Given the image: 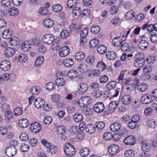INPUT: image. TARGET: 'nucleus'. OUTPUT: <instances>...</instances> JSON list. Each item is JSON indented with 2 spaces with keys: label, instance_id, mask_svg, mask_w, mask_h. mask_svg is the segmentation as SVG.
I'll return each instance as SVG.
<instances>
[{
  "label": "nucleus",
  "instance_id": "f3484780",
  "mask_svg": "<svg viewBox=\"0 0 157 157\" xmlns=\"http://www.w3.org/2000/svg\"><path fill=\"white\" fill-rule=\"evenodd\" d=\"M15 52L14 49L11 48H8L4 51V55L8 57H10L14 55Z\"/></svg>",
  "mask_w": 157,
  "mask_h": 157
},
{
  "label": "nucleus",
  "instance_id": "dca6fc26",
  "mask_svg": "<svg viewBox=\"0 0 157 157\" xmlns=\"http://www.w3.org/2000/svg\"><path fill=\"white\" fill-rule=\"evenodd\" d=\"M67 128L63 125H61L57 127L56 132L57 133L61 135V137H63V135L65 134Z\"/></svg>",
  "mask_w": 157,
  "mask_h": 157
},
{
  "label": "nucleus",
  "instance_id": "b1692460",
  "mask_svg": "<svg viewBox=\"0 0 157 157\" xmlns=\"http://www.w3.org/2000/svg\"><path fill=\"white\" fill-rule=\"evenodd\" d=\"M85 57V54L82 52H78L76 53L75 55V59L76 60L80 61L82 60Z\"/></svg>",
  "mask_w": 157,
  "mask_h": 157
},
{
  "label": "nucleus",
  "instance_id": "aec40b11",
  "mask_svg": "<svg viewBox=\"0 0 157 157\" xmlns=\"http://www.w3.org/2000/svg\"><path fill=\"white\" fill-rule=\"evenodd\" d=\"M29 124L28 120L26 118H22L19 121V125L20 127L26 128Z\"/></svg>",
  "mask_w": 157,
  "mask_h": 157
},
{
  "label": "nucleus",
  "instance_id": "5fc2aeb1",
  "mask_svg": "<svg viewBox=\"0 0 157 157\" xmlns=\"http://www.w3.org/2000/svg\"><path fill=\"white\" fill-rule=\"evenodd\" d=\"M73 13L74 15L79 16L81 15L82 10L78 7H75L73 9Z\"/></svg>",
  "mask_w": 157,
  "mask_h": 157
},
{
  "label": "nucleus",
  "instance_id": "864d4df0",
  "mask_svg": "<svg viewBox=\"0 0 157 157\" xmlns=\"http://www.w3.org/2000/svg\"><path fill=\"white\" fill-rule=\"evenodd\" d=\"M27 56L25 55L21 54L18 56V60L21 63L25 62L27 59Z\"/></svg>",
  "mask_w": 157,
  "mask_h": 157
},
{
  "label": "nucleus",
  "instance_id": "ddd939ff",
  "mask_svg": "<svg viewBox=\"0 0 157 157\" xmlns=\"http://www.w3.org/2000/svg\"><path fill=\"white\" fill-rule=\"evenodd\" d=\"M10 62L7 60L2 61L0 64V67L3 71H6L9 70L10 67Z\"/></svg>",
  "mask_w": 157,
  "mask_h": 157
},
{
  "label": "nucleus",
  "instance_id": "bf43d9fd",
  "mask_svg": "<svg viewBox=\"0 0 157 157\" xmlns=\"http://www.w3.org/2000/svg\"><path fill=\"white\" fill-rule=\"evenodd\" d=\"M52 8L53 11L55 12H59L61 11L62 9V7L59 4H56L52 6Z\"/></svg>",
  "mask_w": 157,
  "mask_h": 157
},
{
  "label": "nucleus",
  "instance_id": "ea45409f",
  "mask_svg": "<svg viewBox=\"0 0 157 157\" xmlns=\"http://www.w3.org/2000/svg\"><path fill=\"white\" fill-rule=\"evenodd\" d=\"M45 87L47 90L52 91L56 89L55 84L53 82H49L46 84Z\"/></svg>",
  "mask_w": 157,
  "mask_h": 157
},
{
  "label": "nucleus",
  "instance_id": "0e129e2a",
  "mask_svg": "<svg viewBox=\"0 0 157 157\" xmlns=\"http://www.w3.org/2000/svg\"><path fill=\"white\" fill-rule=\"evenodd\" d=\"M29 146L27 144H22L21 145L20 149L22 152H27L29 150Z\"/></svg>",
  "mask_w": 157,
  "mask_h": 157
},
{
  "label": "nucleus",
  "instance_id": "3c124183",
  "mask_svg": "<svg viewBox=\"0 0 157 157\" xmlns=\"http://www.w3.org/2000/svg\"><path fill=\"white\" fill-rule=\"evenodd\" d=\"M83 118V116L82 114L79 113H76L73 116V119L75 122H78L81 121Z\"/></svg>",
  "mask_w": 157,
  "mask_h": 157
},
{
  "label": "nucleus",
  "instance_id": "6e6552de",
  "mask_svg": "<svg viewBox=\"0 0 157 157\" xmlns=\"http://www.w3.org/2000/svg\"><path fill=\"white\" fill-rule=\"evenodd\" d=\"M54 37L51 34H46L44 35L42 38L43 42L47 44H52L55 40Z\"/></svg>",
  "mask_w": 157,
  "mask_h": 157
},
{
  "label": "nucleus",
  "instance_id": "2f4dec72",
  "mask_svg": "<svg viewBox=\"0 0 157 157\" xmlns=\"http://www.w3.org/2000/svg\"><path fill=\"white\" fill-rule=\"evenodd\" d=\"M77 69L78 71L80 72L84 73L87 71V65L85 63H82L79 65L77 67Z\"/></svg>",
  "mask_w": 157,
  "mask_h": 157
},
{
  "label": "nucleus",
  "instance_id": "e433bc0d",
  "mask_svg": "<svg viewBox=\"0 0 157 157\" xmlns=\"http://www.w3.org/2000/svg\"><path fill=\"white\" fill-rule=\"evenodd\" d=\"M107 48L104 45H101L99 46L97 48V51L100 54H103L106 52Z\"/></svg>",
  "mask_w": 157,
  "mask_h": 157
},
{
  "label": "nucleus",
  "instance_id": "412c9836",
  "mask_svg": "<svg viewBox=\"0 0 157 157\" xmlns=\"http://www.w3.org/2000/svg\"><path fill=\"white\" fill-rule=\"evenodd\" d=\"M44 26L46 28H50L54 24V21L50 18H47L44 20Z\"/></svg>",
  "mask_w": 157,
  "mask_h": 157
},
{
  "label": "nucleus",
  "instance_id": "1a4fd4ad",
  "mask_svg": "<svg viewBox=\"0 0 157 157\" xmlns=\"http://www.w3.org/2000/svg\"><path fill=\"white\" fill-rule=\"evenodd\" d=\"M93 108L95 112L101 113L104 110L105 107L104 104L102 102H98L94 105Z\"/></svg>",
  "mask_w": 157,
  "mask_h": 157
},
{
  "label": "nucleus",
  "instance_id": "8fccbe9b",
  "mask_svg": "<svg viewBox=\"0 0 157 157\" xmlns=\"http://www.w3.org/2000/svg\"><path fill=\"white\" fill-rule=\"evenodd\" d=\"M95 125L98 129L102 130L105 126V123L103 121H98L96 123Z\"/></svg>",
  "mask_w": 157,
  "mask_h": 157
},
{
  "label": "nucleus",
  "instance_id": "58836bf2",
  "mask_svg": "<svg viewBox=\"0 0 157 157\" xmlns=\"http://www.w3.org/2000/svg\"><path fill=\"white\" fill-rule=\"evenodd\" d=\"M67 75L69 78H76L78 75V74L75 70L72 69L68 71Z\"/></svg>",
  "mask_w": 157,
  "mask_h": 157
},
{
  "label": "nucleus",
  "instance_id": "6e6d98bb",
  "mask_svg": "<svg viewBox=\"0 0 157 157\" xmlns=\"http://www.w3.org/2000/svg\"><path fill=\"white\" fill-rule=\"evenodd\" d=\"M89 32V29L88 27H86L80 31V35L81 37L84 36L86 37Z\"/></svg>",
  "mask_w": 157,
  "mask_h": 157
},
{
  "label": "nucleus",
  "instance_id": "bb28decb",
  "mask_svg": "<svg viewBox=\"0 0 157 157\" xmlns=\"http://www.w3.org/2000/svg\"><path fill=\"white\" fill-rule=\"evenodd\" d=\"M22 50L24 52L29 51L31 48V45L28 41H25L21 45Z\"/></svg>",
  "mask_w": 157,
  "mask_h": 157
},
{
  "label": "nucleus",
  "instance_id": "c756f323",
  "mask_svg": "<svg viewBox=\"0 0 157 157\" xmlns=\"http://www.w3.org/2000/svg\"><path fill=\"white\" fill-rule=\"evenodd\" d=\"M43 56H39L37 58L35 62V65L37 67H39L43 63L44 61Z\"/></svg>",
  "mask_w": 157,
  "mask_h": 157
},
{
  "label": "nucleus",
  "instance_id": "680f3d73",
  "mask_svg": "<svg viewBox=\"0 0 157 157\" xmlns=\"http://www.w3.org/2000/svg\"><path fill=\"white\" fill-rule=\"evenodd\" d=\"M109 80V77L106 75H101L99 78V81L100 83H106Z\"/></svg>",
  "mask_w": 157,
  "mask_h": 157
},
{
  "label": "nucleus",
  "instance_id": "4d7b16f0",
  "mask_svg": "<svg viewBox=\"0 0 157 157\" xmlns=\"http://www.w3.org/2000/svg\"><path fill=\"white\" fill-rule=\"evenodd\" d=\"M19 138L21 140L25 142L28 140L29 137L28 135L26 133L23 132L20 134Z\"/></svg>",
  "mask_w": 157,
  "mask_h": 157
},
{
  "label": "nucleus",
  "instance_id": "0eeeda50",
  "mask_svg": "<svg viewBox=\"0 0 157 157\" xmlns=\"http://www.w3.org/2000/svg\"><path fill=\"white\" fill-rule=\"evenodd\" d=\"M29 128L30 130L32 132L37 133L39 132L41 130V126L38 122H34L31 124Z\"/></svg>",
  "mask_w": 157,
  "mask_h": 157
},
{
  "label": "nucleus",
  "instance_id": "9d476101",
  "mask_svg": "<svg viewBox=\"0 0 157 157\" xmlns=\"http://www.w3.org/2000/svg\"><path fill=\"white\" fill-rule=\"evenodd\" d=\"M88 89V85L86 83H80L78 86L77 93L79 94H83Z\"/></svg>",
  "mask_w": 157,
  "mask_h": 157
},
{
  "label": "nucleus",
  "instance_id": "473e14b6",
  "mask_svg": "<svg viewBox=\"0 0 157 157\" xmlns=\"http://www.w3.org/2000/svg\"><path fill=\"white\" fill-rule=\"evenodd\" d=\"M117 83L114 81L109 82L106 85V88L109 90H112L114 89L117 85Z\"/></svg>",
  "mask_w": 157,
  "mask_h": 157
},
{
  "label": "nucleus",
  "instance_id": "f8f14e48",
  "mask_svg": "<svg viewBox=\"0 0 157 157\" xmlns=\"http://www.w3.org/2000/svg\"><path fill=\"white\" fill-rule=\"evenodd\" d=\"M2 34L3 38L9 39L11 38L13 32L12 30L11 29H6L3 31Z\"/></svg>",
  "mask_w": 157,
  "mask_h": 157
},
{
  "label": "nucleus",
  "instance_id": "c03bdc74",
  "mask_svg": "<svg viewBox=\"0 0 157 157\" xmlns=\"http://www.w3.org/2000/svg\"><path fill=\"white\" fill-rule=\"evenodd\" d=\"M100 31V28L98 25H94L92 26L90 29V32L94 34L98 33Z\"/></svg>",
  "mask_w": 157,
  "mask_h": 157
},
{
  "label": "nucleus",
  "instance_id": "7ed1b4c3",
  "mask_svg": "<svg viewBox=\"0 0 157 157\" xmlns=\"http://www.w3.org/2000/svg\"><path fill=\"white\" fill-rule=\"evenodd\" d=\"M41 144L48 148V151L52 154H55L57 151V148L56 146L52 145L51 143L47 142L45 139H42L41 141Z\"/></svg>",
  "mask_w": 157,
  "mask_h": 157
},
{
  "label": "nucleus",
  "instance_id": "e2e57ef3",
  "mask_svg": "<svg viewBox=\"0 0 157 157\" xmlns=\"http://www.w3.org/2000/svg\"><path fill=\"white\" fill-rule=\"evenodd\" d=\"M129 47L130 45L128 44L125 43L121 45L120 48L123 51L125 52L128 50Z\"/></svg>",
  "mask_w": 157,
  "mask_h": 157
},
{
  "label": "nucleus",
  "instance_id": "338daca9",
  "mask_svg": "<svg viewBox=\"0 0 157 157\" xmlns=\"http://www.w3.org/2000/svg\"><path fill=\"white\" fill-rule=\"evenodd\" d=\"M13 111L15 115L19 116L22 114L23 109L20 107H17L14 109Z\"/></svg>",
  "mask_w": 157,
  "mask_h": 157
},
{
  "label": "nucleus",
  "instance_id": "37998d69",
  "mask_svg": "<svg viewBox=\"0 0 157 157\" xmlns=\"http://www.w3.org/2000/svg\"><path fill=\"white\" fill-rule=\"evenodd\" d=\"M87 63L92 65L95 63V58L94 56H90L88 57L86 59Z\"/></svg>",
  "mask_w": 157,
  "mask_h": 157
},
{
  "label": "nucleus",
  "instance_id": "20e7f679",
  "mask_svg": "<svg viewBox=\"0 0 157 157\" xmlns=\"http://www.w3.org/2000/svg\"><path fill=\"white\" fill-rule=\"evenodd\" d=\"M17 151L16 148L13 146H10L7 147L5 151L6 155L9 157H12L15 155Z\"/></svg>",
  "mask_w": 157,
  "mask_h": 157
},
{
  "label": "nucleus",
  "instance_id": "4be33fe9",
  "mask_svg": "<svg viewBox=\"0 0 157 157\" xmlns=\"http://www.w3.org/2000/svg\"><path fill=\"white\" fill-rule=\"evenodd\" d=\"M121 101L123 104L127 105L131 102L132 99L129 95H125L122 97Z\"/></svg>",
  "mask_w": 157,
  "mask_h": 157
},
{
  "label": "nucleus",
  "instance_id": "72a5a7b5",
  "mask_svg": "<svg viewBox=\"0 0 157 157\" xmlns=\"http://www.w3.org/2000/svg\"><path fill=\"white\" fill-rule=\"evenodd\" d=\"M8 13L11 16H16L18 14L19 11L18 9L16 8H11L9 9Z\"/></svg>",
  "mask_w": 157,
  "mask_h": 157
},
{
  "label": "nucleus",
  "instance_id": "09e8293b",
  "mask_svg": "<svg viewBox=\"0 0 157 157\" xmlns=\"http://www.w3.org/2000/svg\"><path fill=\"white\" fill-rule=\"evenodd\" d=\"M39 11L40 15L42 16H45L48 14V9L44 7H40L39 10Z\"/></svg>",
  "mask_w": 157,
  "mask_h": 157
},
{
  "label": "nucleus",
  "instance_id": "a19ab883",
  "mask_svg": "<svg viewBox=\"0 0 157 157\" xmlns=\"http://www.w3.org/2000/svg\"><path fill=\"white\" fill-rule=\"evenodd\" d=\"M103 93V91L98 89L94 91L93 95L94 98H99L102 96Z\"/></svg>",
  "mask_w": 157,
  "mask_h": 157
},
{
  "label": "nucleus",
  "instance_id": "c85d7f7f",
  "mask_svg": "<svg viewBox=\"0 0 157 157\" xmlns=\"http://www.w3.org/2000/svg\"><path fill=\"white\" fill-rule=\"evenodd\" d=\"M56 84L58 86H62L65 85L66 83L65 80L61 78H59L55 80Z\"/></svg>",
  "mask_w": 157,
  "mask_h": 157
},
{
  "label": "nucleus",
  "instance_id": "f704fd0d",
  "mask_svg": "<svg viewBox=\"0 0 157 157\" xmlns=\"http://www.w3.org/2000/svg\"><path fill=\"white\" fill-rule=\"evenodd\" d=\"M151 96H148V105L151 106L153 108H155L157 106V98H156L154 101H151L150 99Z\"/></svg>",
  "mask_w": 157,
  "mask_h": 157
},
{
  "label": "nucleus",
  "instance_id": "f257e3e1",
  "mask_svg": "<svg viewBox=\"0 0 157 157\" xmlns=\"http://www.w3.org/2000/svg\"><path fill=\"white\" fill-rule=\"evenodd\" d=\"M63 149L64 153L68 157L73 156L75 153L74 146L69 143H67L65 144Z\"/></svg>",
  "mask_w": 157,
  "mask_h": 157
},
{
  "label": "nucleus",
  "instance_id": "393cba45",
  "mask_svg": "<svg viewBox=\"0 0 157 157\" xmlns=\"http://www.w3.org/2000/svg\"><path fill=\"white\" fill-rule=\"evenodd\" d=\"M85 129L86 132L91 134L95 132L96 128L94 124H88L86 125Z\"/></svg>",
  "mask_w": 157,
  "mask_h": 157
},
{
  "label": "nucleus",
  "instance_id": "2eb2a0df",
  "mask_svg": "<svg viewBox=\"0 0 157 157\" xmlns=\"http://www.w3.org/2000/svg\"><path fill=\"white\" fill-rule=\"evenodd\" d=\"M106 56L108 59L113 60L117 58V55L114 51H110L106 52Z\"/></svg>",
  "mask_w": 157,
  "mask_h": 157
},
{
  "label": "nucleus",
  "instance_id": "423d86ee",
  "mask_svg": "<svg viewBox=\"0 0 157 157\" xmlns=\"http://www.w3.org/2000/svg\"><path fill=\"white\" fill-rule=\"evenodd\" d=\"M136 142V139L133 135H130L126 137L124 140V142L127 145H133Z\"/></svg>",
  "mask_w": 157,
  "mask_h": 157
},
{
  "label": "nucleus",
  "instance_id": "6ab92c4d",
  "mask_svg": "<svg viewBox=\"0 0 157 157\" xmlns=\"http://www.w3.org/2000/svg\"><path fill=\"white\" fill-rule=\"evenodd\" d=\"M121 124L119 123L116 122L113 123L110 126V129L111 131L114 132H117L121 128Z\"/></svg>",
  "mask_w": 157,
  "mask_h": 157
},
{
  "label": "nucleus",
  "instance_id": "4c0bfd02",
  "mask_svg": "<svg viewBox=\"0 0 157 157\" xmlns=\"http://www.w3.org/2000/svg\"><path fill=\"white\" fill-rule=\"evenodd\" d=\"M137 89L142 92H145L147 90V85L144 83H140L137 86Z\"/></svg>",
  "mask_w": 157,
  "mask_h": 157
},
{
  "label": "nucleus",
  "instance_id": "39448f33",
  "mask_svg": "<svg viewBox=\"0 0 157 157\" xmlns=\"http://www.w3.org/2000/svg\"><path fill=\"white\" fill-rule=\"evenodd\" d=\"M119 151L120 148L117 145L112 144L109 147L108 151L111 156H113L117 154L119 152Z\"/></svg>",
  "mask_w": 157,
  "mask_h": 157
},
{
  "label": "nucleus",
  "instance_id": "a878e982",
  "mask_svg": "<svg viewBox=\"0 0 157 157\" xmlns=\"http://www.w3.org/2000/svg\"><path fill=\"white\" fill-rule=\"evenodd\" d=\"M63 64L66 67H71L74 64V61L71 58H67L63 61Z\"/></svg>",
  "mask_w": 157,
  "mask_h": 157
},
{
  "label": "nucleus",
  "instance_id": "a18cd8bd",
  "mask_svg": "<svg viewBox=\"0 0 157 157\" xmlns=\"http://www.w3.org/2000/svg\"><path fill=\"white\" fill-rule=\"evenodd\" d=\"M40 88L38 86L32 87L30 90V93L33 95H37L39 93Z\"/></svg>",
  "mask_w": 157,
  "mask_h": 157
},
{
  "label": "nucleus",
  "instance_id": "79ce46f5",
  "mask_svg": "<svg viewBox=\"0 0 157 157\" xmlns=\"http://www.w3.org/2000/svg\"><path fill=\"white\" fill-rule=\"evenodd\" d=\"M99 43V41L98 39H93L91 40L90 42V48H94L97 46Z\"/></svg>",
  "mask_w": 157,
  "mask_h": 157
},
{
  "label": "nucleus",
  "instance_id": "052dcab7",
  "mask_svg": "<svg viewBox=\"0 0 157 157\" xmlns=\"http://www.w3.org/2000/svg\"><path fill=\"white\" fill-rule=\"evenodd\" d=\"M157 125V123L153 119L149 120L148 122V127L150 128H154Z\"/></svg>",
  "mask_w": 157,
  "mask_h": 157
},
{
  "label": "nucleus",
  "instance_id": "603ef678",
  "mask_svg": "<svg viewBox=\"0 0 157 157\" xmlns=\"http://www.w3.org/2000/svg\"><path fill=\"white\" fill-rule=\"evenodd\" d=\"M70 35L69 31L67 30H62L60 33V36L62 39H65L68 37Z\"/></svg>",
  "mask_w": 157,
  "mask_h": 157
},
{
  "label": "nucleus",
  "instance_id": "cd10ccee",
  "mask_svg": "<svg viewBox=\"0 0 157 157\" xmlns=\"http://www.w3.org/2000/svg\"><path fill=\"white\" fill-rule=\"evenodd\" d=\"M122 42V40L119 36L115 37L112 40V43L113 45L116 46H119Z\"/></svg>",
  "mask_w": 157,
  "mask_h": 157
},
{
  "label": "nucleus",
  "instance_id": "13d9d810",
  "mask_svg": "<svg viewBox=\"0 0 157 157\" xmlns=\"http://www.w3.org/2000/svg\"><path fill=\"white\" fill-rule=\"evenodd\" d=\"M134 155L135 151L132 150H128L124 152V155L126 157H133Z\"/></svg>",
  "mask_w": 157,
  "mask_h": 157
},
{
  "label": "nucleus",
  "instance_id": "c9c22d12",
  "mask_svg": "<svg viewBox=\"0 0 157 157\" xmlns=\"http://www.w3.org/2000/svg\"><path fill=\"white\" fill-rule=\"evenodd\" d=\"M76 5V0H68L67 3V6L69 8H75Z\"/></svg>",
  "mask_w": 157,
  "mask_h": 157
},
{
  "label": "nucleus",
  "instance_id": "49530a36",
  "mask_svg": "<svg viewBox=\"0 0 157 157\" xmlns=\"http://www.w3.org/2000/svg\"><path fill=\"white\" fill-rule=\"evenodd\" d=\"M117 105V102L115 101H113L109 103L108 109L110 111L114 110L116 108Z\"/></svg>",
  "mask_w": 157,
  "mask_h": 157
},
{
  "label": "nucleus",
  "instance_id": "de8ad7c7",
  "mask_svg": "<svg viewBox=\"0 0 157 157\" xmlns=\"http://www.w3.org/2000/svg\"><path fill=\"white\" fill-rule=\"evenodd\" d=\"M106 65L102 61L98 63L97 65V68L101 71L105 70L106 68Z\"/></svg>",
  "mask_w": 157,
  "mask_h": 157
},
{
  "label": "nucleus",
  "instance_id": "4468645a",
  "mask_svg": "<svg viewBox=\"0 0 157 157\" xmlns=\"http://www.w3.org/2000/svg\"><path fill=\"white\" fill-rule=\"evenodd\" d=\"M45 104L44 100L41 98H37L35 100L34 105L36 108H41L43 107Z\"/></svg>",
  "mask_w": 157,
  "mask_h": 157
},
{
  "label": "nucleus",
  "instance_id": "f03ea898",
  "mask_svg": "<svg viewBox=\"0 0 157 157\" xmlns=\"http://www.w3.org/2000/svg\"><path fill=\"white\" fill-rule=\"evenodd\" d=\"M143 54L139 53L136 54L134 56L135 61L134 65L136 67H142L144 64L145 60L143 57Z\"/></svg>",
  "mask_w": 157,
  "mask_h": 157
},
{
  "label": "nucleus",
  "instance_id": "69168bd1",
  "mask_svg": "<svg viewBox=\"0 0 157 157\" xmlns=\"http://www.w3.org/2000/svg\"><path fill=\"white\" fill-rule=\"evenodd\" d=\"M113 135L110 132H107L104 134L103 137L106 140H109L113 139Z\"/></svg>",
  "mask_w": 157,
  "mask_h": 157
},
{
  "label": "nucleus",
  "instance_id": "7c9ffc66",
  "mask_svg": "<svg viewBox=\"0 0 157 157\" xmlns=\"http://www.w3.org/2000/svg\"><path fill=\"white\" fill-rule=\"evenodd\" d=\"M140 141L141 142L142 150L143 151H147V140L146 139H144L142 137H140Z\"/></svg>",
  "mask_w": 157,
  "mask_h": 157
},
{
  "label": "nucleus",
  "instance_id": "a211bd4d",
  "mask_svg": "<svg viewBox=\"0 0 157 157\" xmlns=\"http://www.w3.org/2000/svg\"><path fill=\"white\" fill-rule=\"evenodd\" d=\"M90 151L88 147H82L79 151L80 155L83 157H87L89 154Z\"/></svg>",
  "mask_w": 157,
  "mask_h": 157
},
{
  "label": "nucleus",
  "instance_id": "774afa93",
  "mask_svg": "<svg viewBox=\"0 0 157 157\" xmlns=\"http://www.w3.org/2000/svg\"><path fill=\"white\" fill-rule=\"evenodd\" d=\"M99 87V84L97 82H93L91 83L89 87L92 90H94L98 88Z\"/></svg>",
  "mask_w": 157,
  "mask_h": 157
},
{
  "label": "nucleus",
  "instance_id": "9b49d317",
  "mask_svg": "<svg viewBox=\"0 0 157 157\" xmlns=\"http://www.w3.org/2000/svg\"><path fill=\"white\" fill-rule=\"evenodd\" d=\"M70 52V49L67 46H64L62 47L59 51V56L62 57H64L69 54Z\"/></svg>",
  "mask_w": 157,
  "mask_h": 157
},
{
  "label": "nucleus",
  "instance_id": "5701e85b",
  "mask_svg": "<svg viewBox=\"0 0 157 157\" xmlns=\"http://www.w3.org/2000/svg\"><path fill=\"white\" fill-rule=\"evenodd\" d=\"M118 80L121 81V83L124 84H127L130 81L129 78L124 79V73L123 72H121L120 73L118 78Z\"/></svg>",
  "mask_w": 157,
  "mask_h": 157
}]
</instances>
